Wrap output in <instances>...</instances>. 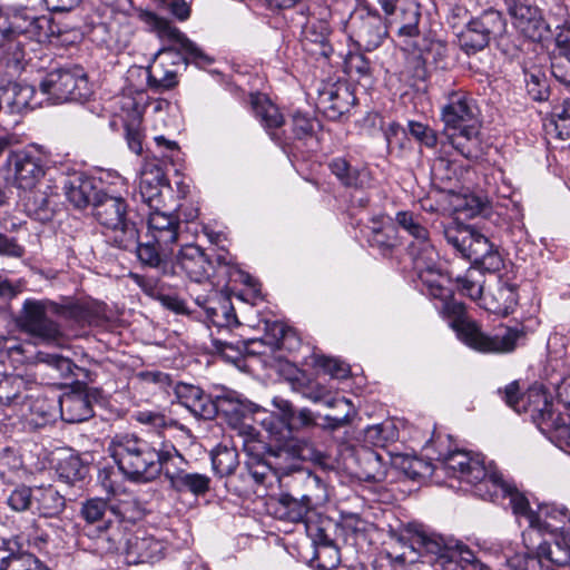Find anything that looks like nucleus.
<instances>
[{"mask_svg": "<svg viewBox=\"0 0 570 570\" xmlns=\"http://www.w3.org/2000/svg\"><path fill=\"white\" fill-rule=\"evenodd\" d=\"M0 570H50V568L31 553H10L0 561Z\"/></svg>", "mask_w": 570, "mask_h": 570, "instance_id": "48", "label": "nucleus"}, {"mask_svg": "<svg viewBox=\"0 0 570 570\" xmlns=\"http://www.w3.org/2000/svg\"><path fill=\"white\" fill-rule=\"evenodd\" d=\"M148 240L134 247L139 262L148 267L157 269L164 276L177 274L171 264L173 246L178 242L180 220L174 214H167L161 209H153L148 213Z\"/></svg>", "mask_w": 570, "mask_h": 570, "instance_id": "4", "label": "nucleus"}, {"mask_svg": "<svg viewBox=\"0 0 570 570\" xmlns=\"http://www.w3.org/2000/svg\"><path fill=\"white\" fill-rule=\"evenodd\" d=\"M185 460L174 461L164 468L165 479L169 483V488L177 493H190L194 497H204L210 490L212 479L204 473L189 472L180 465Z\"/></svg>", "mask_w": 570, "mask_h": 570, "instance_id": "19", "label": "nucleus"}, {"mask_svg": "<svg viewBox=\"0 0 570 570\" xmlns=\"http://www.w3.org/2000/svg\"><path fill=\"white\" fill-rule=\"evenodd\" d=\"M45 166L46 154L36 145L11 151L2 167L4 180L19 189L30 190L45 176Z\"/></svg>", "mask_w": 570, "mask_h": 570, "instance_id": "11", "label": "nucleus"}, {"mask_svg": "<svg viewBox=\"0 0 570 570\" xmlns=\"http://www.w3.org/2000/svg\"><path fill=\"white\" fill-rule=\"evenodd\" d=\"M365 441L374 446L384 448L399 439V430L393 421H384L368 426L364 433Z\"/></svg>", "mask_w": 570, "mask_h": 570, "instance_id": "47", "label": "nucleus"}, {"mask_svg": "<svg viewBox=\"0 0 570 570\" xmlns=\"http://www.w3.org/2000/svg\"><path fill=\"white\" fill-rule=\"evenodd\" d=\"M7 503L13 511H26L35 503V490L24 485L16 488L8 497Z\"/></svg>", "mask_w": 570, "mask_h": 570, "instance_id": "58", "label": "nucleus"}, {"mask_svg": "<svg viewBox=\"0 0 570 570\" xmlns=\"http://www.w3.org/2000/svg\"><path fill=\"white\" fill-rule=\"evenodd\" d=\"M61 419L67 423H80L92 416L89 399L79 393L65 394L59 400Z\"/></svg>", "mask_w": 570, "mask_h": 570, "instance_id": "32", "label": "nucleus"}, {"mask_svg": "<svg viewBox=\"0 0 570 570\" xmlns=\"http://www.w3.org/2000/svg\"><path fill=\"white\" fill-rule=\"evenodd\" d=\"M395 222L413 238L407 246V253L412 258L413 268L419 279L433 285V277L436 276L431 274L430 271L439 267V255L431 242L429 230L422 225L417 215L407 210L396 213Z\"/></svg>", "mask_w": 570, "mask_h": 570, "instance_id": "10", "label": "nucleus"}, {"mask_svg": "<svg viewBox=\"0 0 570 570\" xmlns=\"http://www.w3.org/2000/svg\"><path fill=\"white\" fill-rule=\"evenodd\" d=\"M434 563L439 570H475L481 567V561L464 544H454L441 559H435Z\"/></svg>", "mask_w": 570, "mask_h": 570, "instance_id": "31", "label": "nucleus"}, {"mask_svg": "<svg viewBox=\"0 0 570 570\" xmlns=\"http://www.w3.org/2000/svg\"><path fill=\"white\" fill-rule=\"evenodd\" d=\"M407 129L411 136H413L420 144L428 148H434L438 144L436 132L425 124L420 121L410 120L407 122Z\"/></svg>", "mask_w": 570, "mask_h": 570, "instance_id": "60", "label": "nucleus"}, {"mask_svg": "<svg viewBox=\"0 0 570 570\" xmlns=\"http://www.w3.org/2000/svg\"><path fill=\"white\" fill-rule=\"evenodd\" d=\"M171 264L176 267L177 275L184 273L191 282H207L213 272V263L208 255L197 245L187 244L183 246L175 262Z\"/></svg>", "mask_w": 570, "mask_h": 570, "instance_id": "18", "label": "nucleus"}, {"mask_svg": "<svg viewBox=\"0 0 570 570\" xmlns=\"http://www.w3.org/2000/svg\"><path fill=\"white\" fill-rule=\"evenodd\" d=\"M52 316L81 322L86 317V309L72 302L58 304L49 299H26L18 318V326L41 342L52 343L62 335L59 324L51 318Z\"/></svg>", "mask_w": 570, "mask_h": 570, "instance_id": "5", "label": "nucleus"}, {"mask_svg": "<svg viewBox=\"0 0 570 570\" xmlns=\"http://www.w3.org/2000/svg\"><path fill=\"white\" fill-rule=\"evenodd\" d=\"M505 30V21L497 10H485L479 17L469 20L458 33L461 49L468 55L483 50L493 37Z\"/></svg>", "mask_w": 570, "mask_h": 570, "instance_id": "13", "label": "nucleus"}, {"mask_svg": "<svg viewBox=\"0 0 570 570\" xmlns=\"http://www.w3.org/2000/svg\"><path fill=\"white\" fill-rule=\"evenodd\" d=\"M509 564L513 570H541L542 567L540 558L530 552L515 553Z\"/></svg>", "mask_w": 570, "mask_h": 570, "instance_id": "64", "label": "nucleus"}, {"mask_svg": "<svg viewBox=\"0 0 570 570\" xmlns=\"http://www.w3.org/2000/svg\"><path fill=\"white\" fill-rule=\"evenodd\" d=\"M102 190H98L90 178L77 177L65 186L67 199L78 209L86 208L88 205L94 207L95 198Z\"/></svg>", "mask_w": 570, "mask_h": 570, "instance_id": "33", "label": "nucleus"}, {"mask_svg": "<svg viewBox=\"0 0 570 570\" xmlns=\"http://www.w3.org/2000/svg\"><path fill=\"white\" fill-rule=\"evenodd\" d=\"M8 19L10 32L27 35L30 38H40L43 29L49 26L47 17L37 16L26 7L12 8Z\"/></svg>", "mask_w": 570, "mask_h": 570, "instance_id": "26", "label": "nucleus"}, {"mask_svg": "<svg viewBox=\"0 0 570 570\" xmlns=\"http://www.w3.org/2000/svg\"><path fill=\"white\" fill-rule=\"evenodd\" d=\"M508 11L514 27L528 39L542 41L551 35L550 26L542 17L541 10L527 0H509Z\"/></svg>", "mask_w": 570, "mask_h": 570, "instance_id": "15", "label": "nucleus"}, {"mask_svg": "<svg viewBox=\"0 0 570 570\" xmlns=\"http://www.w3.org/2000/svg\"><path fill=\"white\" fill-rule=\"evenodd\" d=\"M547 128L560 139L570 137V98L553 106Z\"/></svg>", "mask_w": 570, "mask_h": 570, "instance_id": "46", "label": "nucleus"}, {"mask_svg": "<svg viewBox=\"0 0 570 570\" xmlns=\"http://www.w3.org/2000/svg\"><path fill=\"white\" fill-rule=\"evenodd\" d=\"M35 503L40 515L52 518L59 515L66 508V499L52 485L35 489Z\"/></svg>", "mask_w": 570, "mask_h": 570, "instance_id": "35", "label": "nucleus"}, {"mask_svg": "<svg viewBox=\"0 0 570 570\" xmlns=\"http://www.w3.org/2000/svg\"><path fill=\"white\" fill-rule=\"evenodd\" d=\"M333 525L331 520H321L320 522H308L306 530L312 538L316 548L333 544V539L330 534V528Z\"/></svg>", "mask_w": 570, "mask_h": 570, "instance_id": "59", "label": "nucleus"}, {"mask_svg": "<svg viewBox=\"0 0 570 570\" xmlns=\"http://www.w3.org/2000/svg\"><path fill=\"white\" fill-rule=\"evenodd\" d=\"M139 19L147 24L150 30L155 31L161 40L171 43L170 46L159 49L156 55V59H159L165 66L186 65L188 59H191L196 63H210L213 61L195 42L188 39L167 19L151 11H140Z\"/></svg>", "mask_w": 570, "mask_h": 570, "instance_id": "9", "label": "nucleus"}, {"mask_svg": "<svg viewBox=\"0 0 570 570\" xmlns=\"http://www.w3.org/2000/svg\"><path fill=\"white\" fill-rule=\"evenodd\" d=\"M39 88L52 104L80 102L91 95L87 75L80 67L50 71L40 82Z\"/></svg>", "mask_w": 570, "mask_h": 570, "instance_id": "12", "label": "nucleus"}, {"mask_svg": "<svg viewBox=\"0 0 570 570\" xmlns=\"http://www.w3.org/2000/svg\"><path fill=\"white\" fill-rule=\"evenodd\" d=\"M474 230L471 226L452 223L444 227L443 234L448 244L463 256Z\"/></svg>", "mask_w": 570, "mask_h": 570, "instance_id": "49", "label": "nucleus"}, {"mask_svg": "<svg viewBox=\"0 0 570 570\" xmlns=\"http://www.w3.org/2000/svg\"><path fill=\"white\" fill-rule=\"evenodd\" d=\"M330 26L326 21L309 22L303 30V48L314 56L328 58L333 48L328 43Z\"/></svg>", "mask_w": 570, "mask_h": 570, "instance_id": "29", "label": "nucleus"}, {"mask_svg": "<svg viewBox=\"0 0 570 570\" xmlns=\"http://www.w3.org/2000/svg\"><path fill=\"white\" fill-rule=\"evenodd\" d=\"M22 380L0 374V404L9 405L20 396Z\"/></svg>", "mask_w": 570, "mask_h": 570, "instance_id": "56", "label": "nucleus"}, {"mask_svg": "<svg viewBox=\"0 0 570 570\" xmlns=\"http://www.w3.org/2000/svg\"><path fill=\"white\" fill-rule=\"evenodd\" d=\"M2 99L11 114H20L30 106L33 88L27 83L8 82L0 87Z\"/></svg>", "mask_w": 570, "mask_h": 570, "instance_id": "34", "label": "nucleus"}, {"mask_svg": "<svg viewBox=\"0 0 570 570\" xmlns=\"http://www.w3.org/2000/svg\"><path fill=\"white\" fill-rule=\"evenodd\" d=\"M28 212L38 220H50L55 213L53 191L51 187L35 191L27 203Z\"/></svg>", "mask_w": 570, "mask_h": 570, "instance_id": "41", "label": "nucleus"}, {"mask_svg": "<svg viewBox=\"0 0 570 570\" xmlns=\"http://www.w3.org/2000/svg\"><path fill=\"white\" fill-rule=\"evenodd\" d=\"M274 406L278 414L272 413L262 422L269 440V453L273 462L281 468H289L295 461H320L323 454L305 438L293 434L294 409L289 401L275 397Z\"/></svg>", "mask_w": 570, "mask_h": 570, "instance_id": "3", "label": "nucleus"}, {"mask_svg": "<svg viewBox=\"0 0 570 570\" xmlns=\"http://www.w3.org/2000/svg\"><path fill=\"white\" fill-rule=\"evenodd\" d=\"M326 406L328 407H345L346 411L342 416H331L326 415L324 417L323 429L325 430H337L338 428L345 426L351 423L353 417L356 415V410L353 406L352 402L345 397H337V400H328L326 401Z\"/></svg>", "mask_w": 570, "mask_h": 570, "instance_id": "50", "label": "nucleus"}, {"mask_svg": "<svg viewBox=\"0 0 570 570\" xmlns=\"http://www.w3.org/2000/svg\"><path fill=\"white\" fill-rule=\"evenodd\" d=\"M134 419L144 425H148L156 431H161L177 425V421L167 416L164 412L159 411H138L135 413Z\"/></svg>", "mask_w": 570, "mask_h": 570, "instance_id": "54", "label": "nucleus"}, {"mask_svg": "<svg viewBox=\"0 0 570 570\" xmlns=\"http://www.w3.org/2000/svg\"><path fill=\"white\" fill-rule=\"evenodd\" d=\"M108 451L119 471L136 482L153 481L166 464L176 460L184 461L174 445L163 444L160 449H156L146 440L129 433L116 434Z\"/></svg>", "mask_w": 570, "mask_h": 570, "instance_id": "2", "label": "nucleus"}, {"mask_svg": "<svg viewBox=\"0 0 570 570\" xmlns=\"http://www.w3.org/2000/svg\"><path fill=\"white\" fill-rule=\"evenodd\" d=\"M250 104L255 117L267 130L272 139L278 140V135L274 131L284 125V117L277 106H275L265 95L252 94Z\"/></svg>", "mask_w": 570, "mask_h": 570, "instance_id": "27", "label": "nucleus"}, {"mask_svg": "<svg viewBox=\"0 0 570 570\" xmlns=\"http://www.w3.org/2000/svg\"><path fill=\"white\" fill-rule=\"evenodd\" d=\"M178 83L177 70L167 69L164 62L155 63L147 69V86L155 92H164Z\"/></svg>", "mask_w": 570, "mask_h": 570, "instance_id": "40", "label": "nucleus"}, {"mask_svg": "<svg viewBox=\"0 0 570 570\" xmlns=\"http://www.w3.org/2000/svg\"><path fill=\"white\" fill-rule=\"evenodd\" d=\"M165 187L166 177L158 166H149L141 171L139 196L150 210L163 208V189Z\"/></svg>", "mask_w": 570, "mask_h": 570, "instance_id": "23", "label": "nucleus"}, {"mask_svg": "<svg viewBox=\"0 0 570 570\" xmlns=\"http://www.w3.org/2000/svg\"><path fill=\"white\" fill-rule=\"evenodd\" d=\"M213 347L227 360H235L244 351L248 355H265L272 352L276 345L275 342L265 343L263 338H254L247 342H227L220 338L212 340Z\"/></svg>", "mask_w": 570, "mask_h": 570, "instance_id": "30", "label": "nucleus"}, {"mask_svg": "<svg viewBox=\"0 0 570 570\" xmlns=\"http://www.w3.org/2000/svg\"><path fill=\"white\" fill-rule=\"evenodd\" d=\"M357 461L360 464V471L357 472L360 479L368 482L383 480L385 469L381 456L376 452L363 449L357 452Z\"/></svg>", "mask_w": 570, "mask_h": 570, "instance_id": "39", "label": "nucleus"}, {"mask_svg": "<svg viewBox=\"0 0 570 570\" xmlns=\"http://www.w3.org/2000/svg\"><path fill=\"white\" fill-rule=\"evenodd\" d=\"M266 449V460H253L246 463V470L242 472V478L247 483L265 485L276 474H288L294 472L301 461H295L289 468H281L273 462L269 453V441L264 446Z\"/></svg>", "mask_w": 570, "mask_h": 570, "instance_id": "24", "label": "nucleus"}, {"mask_svg": "<svg viewBox=\"0 0 570 570\" xmlns=\"http://www.w3.org/2000/svg\"><path fill=\"white\" fill-rule=\"evenodd\" d=\"M463 257L475 262L489 259L490 266L493 268H498L501 263L499 255L491 253V246L488 239L476 230H474Z\"/></svg>", "mask_w": 570, "mask_h": 570, "instance_id": "42", "label": "nucleus"}, {"mask_svg": "<svg viewBox=\"0 0 570 570\" xmlns=\"http://www.w3.org/2000/svg\"><path fill=\"white\" fill-rule=\"evenodd\" d=\"M291 492H282L272 500L271 507L275 518L301 522L313 505L326 499V489L320 476L309 471H296L292 478Z\"/></svg>", "mask_w": 570, "mask_h": 570, "instance_id": "7", "label": "nucleus"}, {"mask_svg": "<svg viewBox=\"0 0 570 570\" xmlns=\"http://www.w3.org/2000/svg\"><path fill=\"white\" fill-rule=\"evenodd\" d=\"M524 397L525 402L521 404V411H531L533 416L538 415L544 422L552 419V403L541 389H530Z\"/></svg>", "mask_w": 570, "mask_h": 570, "instance_id": "43", "label": "nucleus"}, {"mask_svg": "<svg viewBox=\"0 0 570 570\" xmlns=\"http://www.w3.org/2000/svg\"><path fill=\"white\" fill-rule=\"evenodd\" d=\"M317 108L331 120H338L355 104V96L345 82H327L318 88Z\"/></svg>", "mask_w": 570, "mask_h": 570, "instance_id": "17", "label": "nucleus"}, {"mask_svg": "<svg viewBox=\"0 0 570 570\" xmlns=\"http://www.w3.org/2000/svg\"><path fill=\"white\" fill-rule=\"evenodd\" d=\"M344 66L346 73L351 77H367L371 71V63L362 53H350Z\"/></svg>", "mask_w": 570, "mask_h": 570, "instance_id": "63", "label": "nucleus"}, {"mask_svg": "<svg viewBox=\"0 0 570 570\" xmlns=\"http://www.w3.org/2000/svg\"><path fill=\"white\" fill-rule=\"evenodd\" d=\"M557 549L561 551L560 557H554L553 550L549 551V560L557 566H567L570 563V523L561 528V535L557 539Z\"/></svg>", "mask_w": 570, "mask_h": 570, "instance_id": "62", "label": "nucleus"}, {"mask_svg": "<svg viewBox=\"0 0 570 570\" xmlns=\"http://www.w3.org/2000/svg\"><path fill=\"white\" fill-rule=\"evenodd\" d=\"M488 482H490L488 490H482V487L479 488L478 495L480 498L493 501L500 494L509 497L513 513L524 517L530 522L529 514L535 512L530 510L528 499L522 493L514 487L505 483L499 474H492Z\"/></svg>", "mask_w": 570, "mask_h": 570, "instance_id": "22", "label": "nucleus"}, {"mask_svg": "<svg viewBox=\"0 0 570 570\" xmlns=\"http://www.w3.org/2000/svg\"><path fill=\"white\" fill-rule=\"evenodd\" d=\"M410 540L413 550L435 556V559H441V556L454 548V546L445 543L441 535L428 533L422 528H415Z\"/></svg>", "mask_w": 570, "mask_h": 570, "instance_id": "36", "label": "nucleus"}, {"mask_svg": "<svg viewBox=\"0 0 570 570\" xmlns=\"http://www.w3.org/2000/svg\"><path fill=\"white\" fill-rule=\"evenodd\" d=\"M347 29L350 39L360 48L372 51L381 46L387 35L386 26L377 13L357 12L353 14Z\"/></svg>", "mask_w": 570, "mask_h": 570, "instance_id": "16", "label": "nucleus"}, {"mask_svg": "<svg viewBox=\"0 0 570 570\" xmlns=\"http://www.w3.org/2000/svg\"><path fill=\"white\" fill-rule=\"evenodd\" d=\"M332 174L346 187L363 188L368 183L365 170L353 168L345 158L337 157L330 161Z\"/></svg>", "mask_w": 570, "mask_h": 570, "instance_id": "38", "label": "nucleus"}, {"mask_svg": "<svg viewBox=\"0 0 570 570\" xmlns=\"http://www.w3.org/2000/svg\"><path fill=\"white\" fill-rule=\"evenodd\" d=\"M483 307L491 313L508 315L518 304L517 287L501 278L482 297Z\"/></svg>", "mask_w": 570, "mask_h": 570, "instance_id": "25", "label": "nucleus"}, {"mask_svg": "<svg viewBox=\"0 0 570 570\" xmlns=\"http://www.w3.org/2000/svg\"><path fill=\"white\" fill-rule=\"evenodd\" d=\"M109 511V504L100 498L89 499L82 503L81 515L88 523H101L99 529H107L105 517Z\"/></svg>", "mask_w": 570, "mask_h": 570, "instance_id": "52", "label": "nucleus"}, {"mask_svg": "<svg viewBox=\"0 0 570 570\" xmlns=\"http://www.w3.org/2000/svg\"><path fill=\"white\" fill-rule=\"evenodd\" d=\"M58 475L68 484H73L77 481L85 479L88 469L81 463L79 458L69 455L61 460L57 466Z\"/></svg>", "mask_w": 570, "mask_h": 570, "instance_id": "51", "label": "nucleus"}, {"mask_svg": "<svg viewBox=\"0 0 570 570\" xmlns=\"http://www.w3.org/2000/svg\"><path fill=\"white\" fill-rule=\"evenodd\" d=\"M175 395L178 402L195 417L212 420L216 415L215 400L200 387L187 383H178L175 386Z\"/></svg>", "mask_w": 570, "mask_h": 570, "instance_id": "21", "label": "nucleus"}, {"mask_svg": "<svg viewBox=\"0 0 570 570\" xmlns=\"http://www.w3.org/2000/svg\"><path fill=\"white\" fill-rule=\"evenodd\" d=\"M128 205L121 196L102 190L95 198L92 215L105 229L108 242L120 249L132 250L139 239L134 222L127 218Z\"/></svg>", "mask_w": 570, "mask_h": 570, "instance_id": "8", "label": "nucleus"}, {"mask_svg": "<svg viewBox=\"0 0 570 570\" xmlns=\"http://www.w3.org/2000/svg\"><path fill=\"white\" fill-rule=\"evenodd\" d=\"M212 465L219 476L230 475L238 465V455L235 450L219 449L212 454Z\"/></svg>", "mask_w": 570, "mask_h": 570, "instance_id": "53", "label": "nucleus"}, {"mask_svg": "<svg viewBox=\"0 0 570 570\" xmlns=\"http://www.w3.org/2000/svg\"><path fill=\"white\" fill-rule=\"evenodd\" d=\"M214 404L216 407V414L222 412L235 426L242 419L254 412V404L252 402L242 400L239 396L234 394L218 396Z\"/></svg>", "mask_w": 570, "mask_h": 570, "instance_id": "37", "label": "nucleus"}, {"mask_svg": "<svg viewBox=\"0 0 570 570\" xmlns=\"http://www.w3.org/2000/svg\"><path fill=\"white\" fill-rule=\"evenodd\" d=\"M195 302L204 309L206 322L217 326L218 328H223V322L220 318L223 315L216 309L217 305H219V298L216 293L214 296H197Z\"/></svg>", "mask_w": 570, "mask_h": 570, "instance_id": "61", "label": "nucleus"}, {"mask_svg": "<svg viewBox=\"0 0 570 570\" xmlns=\"http://www.w3.org/2000/svg\"><path fill=\"white\" fill-rule=\"evenodd\" d=\"M420 19L421 12L419 10V6L415 2L405 3L404 7L400 8V13L397 16L399 36L409 39L417 38L420 36L417 28Z\"/></svg>", "mask_w": 570, "mask_h": 570, "instance_id": "44", "label": "nucleus"}, {"mask_svg": "<svg viewBox=\"0 0 570 570\" xmlns=\"http://www.w3.org/2000/svg\"><path fill=\"white\" fill-rule=\"evenodd\" d=\"M313 358L314 364L322 368L325 373L330 374L332 377L345 379L350 373L348 366L340 360L325 355H314Z\"/></svg>", "mask_w": 570, "mask_h": 570, "instance_id": "57", "label": "nucleus"}, {"mask_svg": "<svg viewBox=\"0 0 570 570\" xmlns=\"http://www.w3.org/2000/svg\"><path fill=\"white\" fill-rule=\"evenodd\" d=\"M458 289L461 294L478 301L483 297L484 274L474 267H470L463 275L456 276Z\"/></svg>", "mask_w": 570, "mask_h": 570, "instance_id": "45", "label": "nucleus"}, {"mask_svg": "<svg viewBox=\"0 0 570 570\" xmlns=\"http://www.w3.org/2000/svg\"><path fill=\"white\" fill-rule=\"evenodd\" d=\"M37 360L53 367L60 374V376L65 379L76 376L77 374L75 371L79 370V367L76 366L70 358L58 354L39 352L37 354Z\"/></svg>", "mask_w": 570, "mask_h": 570, "instance_id": "55", "label": "nucleus"}, {"mask_svg": "<svg viewBox=\"0 0 570 570\" xmlns=\"http://www.w3.org/2000/svg\"><path fill=\"white\" fill-rule=\"evenodd\" d=\"M530 527L540 531L559 533L561 528L570 523L568 510L566 508H557L554 505H540L535 513H530Z\"/></svg>", "mask_w": 570, "mask_h": 570, "instance_id": "28", "label": "nucleus"}, {"mask_svg": "<svg viewBox=\"0 0 570 570\" xmlns=\"http://www.w3.org/2000/svg\"><path fill=\"white\" fill-rule=\"evenodd\" d=\"M165 544L145 531H137L126 541L125 557L129 564L155 562L163 558Z\"/></svg>", "mask_w": 570, "mask_h": 570, "instance_id": "20", "label": "nucleus"}, {"mask_svg": "<svg viewBox=\"0 0 570 570\" xmlns=\"http://www.w3.org/2000/svg\"><path fill=\"white\" fill-rule=\"evenodd\" d=\"M430 273L439 277H433V285L421 281L423 291L441 302V313L450 318L451 327L463 343L481 353H510L515 348L518 341L524 336L522 330L502 326L493 335L485 334L466 316L464 304L453 298V292L448 286V276L443 275L439 267Z\"/></svg>", "mask_w": 570, "mask_h": 570, "instance_id": "1", "label": "nucleus"}, {"mask_svg": "<svg viewBox=\"0 0 570 570\" xmlns=\"http://www.w3.org/2000/svg\"><path fill=\"white\" fill-rule=\"evenodd\" d=\"M441 118L446 130H458L448 136L450 144L465 158L474 157L481 126L475 101L464 92H452L442 107Z\"/></svg>", "mask_w": 570, "mask_h": 570, "instance_id": "6", "label": "nucleus"}, {"mask_svg": "<svg viewBox=\"0 0 570 570\" xmlns=\"http://www.w3.org/2000/svg\"><path fill=\"white\" fill-rule=\"evenodd\" d=\"M438 460L449 476L474 485L476 495L479 488L482 487V490H488L490 488V482H488L490 476L498 474L485 468L484 461L480 455L472 456L465 451H454L444 456H439Z\"/></svg>", "mask_w": 570, "mask_h": 570, "instance_id": "14", "label": "nucleus"}]
</instances>
